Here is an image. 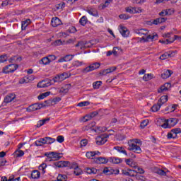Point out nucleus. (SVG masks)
Segmentation results:
<instances>
[{
	"label": "nucleus",
	"instance_id": "1",
	"mask_svg": "<svg viewBox=\"0 0 181 181\" xmlns=\"http://www.w3.org/2000/svg\"><path fill=\"white\" fill-rule=\"evenodd\" d=\"M18 67H19V65L11 64L3 68L2 71L5 73V74H8V73H13V71H16V70H18Z\"/></svg>",
	"mask_w": 181,
	"mask_h": 181
},
{
	"label": "nucleus",
	"instance_id": "2",
	"mask_svg": "<svg viewBox=\"0 0 181 181\" xmlns=\"http://www.w3.org/2000/svg\"><path fill=\"white\" fill-rule=\"evenodd\" d=\"M100 66H101L100 63L95 62L89 65L86 68L83 69L82 70V73H85V74L90 73V71H93V70H97V69H100Z\"/></svg>",
	"mask_w": 181,
	"mask_h": 181
},
{
	"label": "nucleus",
	"instance_id": "3",
	"mask_svg": "<svg viewBox=\"0 0 181 181\" xmlns=\"http://www.w3.org/2000/svg\"><path fill=\"white\" fill-rule=\"evenodd\" d=\"M129 151H132L134 153H141L142 149L141 147L134 143L129 144L128 147Z\"/></svg>",
	"mask_w": 181,
	"mask_h": 181
},
{
	"label": "nucleus",
	"instance_id": "4",
	"mask_svg": "<svg viewBox=\"0 0 181 181\" xmlns=\"http://www.w3.org/2000/svg\"><path fill=\"white\" fill-rule=\"evenodd\" d=\"M107 138L108 135H100L96 137V144L97 145H104L107 142Z\"/></svg>",
	"mask_w": 181,
	"mask_h": 181
},
{
	"label": "nucleus",
	"instance_id": "5",
	"mask_svg": "<svg viewBox=\"0 0 181 181\" xmlns=\"http://www.w3.org/2000/svg\"><path fill=\"white\" fill-rule=\"evenodd\" d=\"M42 103H40V104L35 103V104L30 105L27 108V111H28V112H32L33 111H37V110H40V108H42Z\"/></svg>",
	"mask_w": 181,
	"mask_h": 181
},
{
	"label": "nucleus",
	"instance_id": "6",
	"mask_svg": "<svg viewBox=\"0 0 181 181\" xmlns=\"http://www.w3.org/2000/svg\"><path fill=\"white\" fill-rule=\"evenodd\" d=\"M170 87H172V84H170V83H165L164 85L160 87V88L158 90V93H160L165 91H168Z\"/></svg>",
	"mask_w": 181,
	"mask_h": 181
},
{
	"label": "nucleus",
	"instance_id": "7",
	"mask_svg": "<svg viewBox=\"0 0 181 181\" xmlns=\"http://www.w3.org/2000/svg\"><path fill=\"white\" fill-rule=\"evenodd\" d=\"M33 80H35V76H26L19 80V84H25V83H29V81H32Z\"/></svg>",
	"mask_w": 181,
	"mask_h": 181
},
{
	"label": "nucleus",
	"instance_id": "8",
	"mask_svg": "<svg viewBox=\"0 0 181 181\" xmlns=\"http://www.w3.org/2000/svg\"><path fill=\"white\" fill-rule=\"evenodd\" d=\"M119 33L123 37H128V36H129V30H128V28H127L125 26H120Z\"/></svg>",
	"mask_w": 181,
	"mask_h": 181
},
{
	"label": "nucleus",
	"instance_id": "9",
	"mask_svg": "<svg viewBox=\"0 0 181 181\" xmlns=\"http://www.w3.org/2000/svg\"><path fill=\"white\" fill-rule=\"evenodd\" d=\"M180 37V36L174 35V38H173L171 40H170L169 39H167L166 40H160L159 42L162 43L163 45H169L170 43H173L175 40H177V39H179Z\"/></svg>",
	"mask_w": 181,
	"mask_h": 181
},
{
	"label": "nucleus",
	"instance_id": "10",
	"mask_svg": "<svg viewBox=\"0 0 181 181\" xmlns=\"http://www.w3.org/2000/svg\"><path fill=\"white\" fill-rule=\"evenodd\" d=\"M168 21V18L160 17L154 19L151 23L152 25H160V23H165Z\"/></svg>",
	"mask_w": 181,
	"mask_h": 181
},
{
	"label": "nucleus",
	"instance_id": "11",
	"mask_svg": "<svg viewBox=\"0 0 181 181\" xmlns=\"http://www.w3.org/2000/svg\"><path fill=\"white\" fill-rule=\"evenodd\" d=\"M94 162L99 165L108 163V159L105 157H98L94 158Z\"/></svg>",
	"mask_w": 181,
	"mask_h": 181
},
{
	"label": "nucleus",
	"instance_id": "12",
	"mask_svg": "<svg viewBox=\"0 0 181 181\" xmlns=\"http://www.w3.org/2000/svg\"><path fill=\"white\" fill-rule=\"evenodd\" d=\"M51 25L53 28H57V26H60V25H62V21L57 17L52 18Z\"/></svg>",
	"mask_w": 181,
	"mask_h": 181
},
{
	"label": "nucleus",
	"instance_id": "13",
	"mask_svg": "<svg viewBox=\"0 0 181 181\" xmlns=\"http://www.w3.org/2000/svg\"><path fill=\"white\" fill-rule=\"evenodd\" d=\"M16 98V95L13 93H9L4 98V103H12Z\"/></svg>",
	"mask_w": 181,
	"mask_h": 181
},
{
	"label": "nucleus",
	"instance_id": "14",
	"mask_svg": "<svg viewBox=\"0 0 181 181\" xmlns=\"http://www.w3.org/2000/svg\"><path fill=\"white\" fill-rule=\"evenodd\" d=\"M175 54V52L170 51L168 52H165L160 57V60H166V59H169V57H173Z\"/></svg>",
	"mask_w": 181,
	"mask_h": 181
},
{
	"label": "nucleus",
	"instance_id": "15",
	"mask_svg": "<svg viewBox=\"0 0 181 181\" xmlns=\"http://www.w3.org/2000/svg\"><path fill=\"white\" fill-rule=\"evenodd\" d=\"M172 74H173V71L167 69L166 71H164L161 74V77L163 78V80H166V78H169Z\"/></svg>",
	"mask_w": 181,
	"mask_h": 181
},
{
	"label": "nucleus",
	"instance_id": "16",
	"mask_svg": "<svg viewBox=\"0 0 181 181\" xmlns=\"http://www.w3.org/2000/svg\"><path fill=\"white\" fill-rule=\"evenodd\" d=\"M70 168H74V175L75 176H80L81 175H83V170H81V168H78L77 165L71 166Z\"/></svg>",
	"mask_w": 181,
	"mask_h": 181
},
{
	"label": "nucleus",
	"instance_id": "17",
	"mask_svg": "<svg viewBox=\"0 0 181 181\" xmlns=\"http://www.w3.org/2000/svg\"><path fill=\"white\" fill-rule=\"evenodd\" d=\"M95 155L100 156L101 153L100 151H88L86 152V156L88 158V159H91V158H93V156H95Z\"/></svg>",
	"mask_w": 181,
	"mask_h": 181
},
{
	"label": "nucleus",
	"instance_id": "18",
	"mask_svg": "<svg viewBox=\"0 0 181 181\" xmlns=\"http://www.w3.org/2000/svg\"><path fill=\"white\" fill-rule=\"evenodd\" d=\"M107 130V127H94L92 129V131H94V132H97L98 134H101V132H105V131Z\"/></svg>",
	"mask_w": 181,
	"mask_h": 181
},
{
	"label": "nucleus",
	"instance_id": "19",
	"mask_svg": "<svg viewBox=\"0 0 181 181\" xmlns=\"http://www.w3.org/2000/svg\"><path fill=\"white\" fill-rule=\"evenodd\" d=\"M109 160L115 165H118V163H122V158H119L118 157H110L109 158Z\"/></svg>",
	"mask_w": 181,
	"mask_h": 181
},
{
	"label": "nucleus",
	"instance_id": "20",
	"mask_svg": "<svg viewBox=\"0 0 181 181\" xmlns=\"http://www.w3.org/2000/svg\"><path fill=\"white\" fill-rule=\"evenodd\" d=\"M99 173H100V170H97L94 168H86V173H88V175H98Z\"/></svg>",
	"mask_w": 181,
	"mask_h": 181
},
{
	"label": "nucleus",
	"instance_id": "21",
	"mask_svg": "<svg viewBox=\"0 0 181 181\" xmlns=\"http://www.w3.org/2000/svg\"><path fill=\"white\" fill-rule=\"evenodd\" d=\"M35 146H43V145H46L45 137L41 138L39 140L35 141Z\"/></svg>",
	"mask_w": 181,
	"mask_h": 181
},
{
	"label": "nucleus",
	"instance_id": "22",
	"mask_svg": "<svg viewBox=\"0 0 181 181\" xmlns=\"http://www.w3.org/2000/svg\"><path fill=\"white\" fill-rule=\"evenodd\" d=\"M142 40H144V42H148L149 40H153L155 39V40H158V34H156L154 35H147L146 38H145L144 37H141Z\"/></svg>",
	"mask_w": 181,
	"mask_h": 181
},
{
	"label": "nucleus",
	"instance_id": "23",
	"mask_svg": "<svg viewBox=\"0 0 181 181\" xmlns=\"http://www.w3.org/2000/svg\"><path fill=\"white\" fill-rule=\"evenodd\" d=\"M167 122H168V125H170V128L171 127H175V125L177 124L178 121H177V119L176 118H170L167 119Z\"/></svg>",
	"mask_w": 181,
	"mask_h": 181
},
{
	"label": "nucleus",
	"instance_id": "24",
	"mask_svg": "<svg viewBox=\"0 0 181 181\" xmlns=\"http://www.w3.org/2000/svg\"><path fill=\"white\" fill-rule=\"evenodd\" d=\"M30 25V19H27L24 21H22L21 29L22 30H26V28Z\"/></svg>",
	"mask_w": 181,
	"mask_h": 181
},
{
	"label": "nucleus",
	"instance_id": "25",
	"mask_svg": "<svg viewBox=\"0 0 181 181\" xmlns=\"http://www.w3.org/2000/svg\"><path fill=\"white\" fill-rule=\"evenodd\" d=\"M114 149L119 152V153H123L124 155L128 156V153H127V150L124 147L121 146H115Z\"/></svg>",
	"mask_w": 181,
	"mask_h": 181
},
{
	"label": "nucleus",
	"instance_id": "26",
	"mask_svg": "<svg viewBox=\"0 0 181 181\" xmlns=\"http://www.w3.org/2000/svg\"><path fill=\"white\" fill-rule=\"evenodd\" d=\"M158 103L161 106L165 103H168V95L161 96L160 98L158 100Z\"/></svg>",
	"mask_w": 181,
	"mask_h": 181
},
{
	"label": "nucleus",
	"instance_id": "27",
	"mask_svg": "<svg viewBox=\"0 0 181 181\" xmlns=\"http://www.w3.org/2000/svg\"><path fill=\"white\" fill-rule=\"evenodd\" d=\"M135 33L139 35V36H142V35L146 36L148 35V30L145 29L135 30Z\"/></svg>",
	"mask_w": 181,
	"mask_h": 181
},
{
	"label": "nucleus",
	"instance_id": "28",
	"mask_svg": "<svg viewBox=\"0 0 181 181\" xmlns=\"http://www.w3.org/2000/svg\"><path fill=\"white\" fill-rule=\"evenodd\" d=\"M94 127H95V122H93L88 125L85 126L83 128V131H88V129H91V131H93V128H94Z\"/></svg>",
	"mask_w": 181,
	"mask_h": 181
},
{
	"label": "nucleus",
	"instance_id": "29",
	"mask_svg": "<svg viewBox=\"0 0 181 181\" xmlns=\"http://www.w3.org/2000/svg\"><path fill=\"white\" fill-rule=\"evenodd\" d=\"M87 22H88V20L87 19V16H82L79 20V23L82 26H86L87 25Z\"/></svg>",
	"mask_w": 181,
	"mask_h": 181
},
{
	"label": "nucleus",
	"instance_id": "30",
	"mask_svg": "<svg viewBox=\"0 0 181 181\" xmlns=\"http://www.w3.org/2000/svg\"><path fill=\"white\" fill-rule=\"evenodd\" d=\"M162 107V105H160L158 102L157 104L154 105L152 106L151 107V111H153V112H158V111H159V110H160V107Z\"/></svg>",
	"mask_w": 181,
	"mask_h": 181
},
{
	"label": "nucleus",
	"instance_id": "31",
	"mask_svg": "<svg viewBox=\"0 0 181 181\" xmlns=\"http://www.w3.org/2000/svg\"><path fill=\"white\" fill-rule=\"evenodd\" d=\"M32 179H39L40 177V172L39 170H33L31 173Z\"/></svg>",
	"mask_w": 181,
	"mask_h": 181
},
{
	"label": "nucleus",
	"instance_id": "32",
	"mask_svg": "<svg viewBox=\"0 0 181 181\" xmlns=\"http://www.w3.org/2000/svg\"><path fill=\"white\" fill-rule=\"evenodd\" d=\"M40 64H44L45 66H47V64H50V60H49V57H45L40 61Z\"/></svg>",
	"mask_w": 181,
	"mask_h": 181
},
{
	"label": "nucleus",
	"instance_id": "33",
	"mask_svg": "<svg viewBox=\"0 0 181 181\" xmlns=\"http://www.w3.org/2000/svg\"><path fill=\"white\" fill-rule=\"evenodd\" d=\"M88 13H89V15H92V16H95L96 18L98 16V11H97V10H95V8H90V9L88 10Z\"/></svg>",
	"mask_w": 181,
	"mask_h": 181
},
{
	"label": "nucleus",
	"instance_id": "34",
	"mask_svg": "<svg viewBox=\"0 0 181 181\" xmlns=\"http://www.w3.org/2000/svg\"><path fill=\"white\" fill-rule=\"evenodd\" d=\"M112 2V0H106L104 3V4H100L99 6L100 9H105Z\"/></svg>",
	"mask_w": 181,
	"mask_h": 181
},
{
	"label": "nucleus",
	"instance_id": "35",
	"mask_svg": "<svg viewBox=\"0 0 181 181\" xmlns=\"http://www.w3.org/2000/svg\"><path fill=\"white\" fill-rule=\"evenodd\" d=\"M101 84H103V81H98L93 82V87L94 90H98V88H100V87H101Z\"/></svg>",
	"mask_w": 181,
	"mask_h": 181
},
{
	"label": "nucleus",
	"instance_id": "36",
	"mask_svg": "<svg viewBox=\"0 0 181 181\" xmlns=\"http://www.w3.org/2000/svg\"><path fill=\"white\" fill-rule=\"evenodd\" d=\"M134 169H136V170H135V173H139L140 175H144V173H145V170L142 169V168H140L138 165H134Z\"/></svg>",
	"mask_w": 181,
	"mask_h": 181
},
{
	"label": "nucleus",
	"instance_id": "37",
	"mask_svg": "<svg viewBox=\"0 0 181 181\" xmlns=\"http://www.w3.org/2000/svg\"><path fill=\"white\" fill-rule=\"evenodd\" d=\"M49 95H50V91L40 94L37 96V98L38 100H43L44 98H46V97H49Z\"/></svg>",
	"mask_w": 181,
	"mask_h": 181
},
{
	"label": "nucleus",
	"instance_id": "38",
	"mask_svg": "<svg viewBox=\"0 0 181 181\" xmlns=\"http://www.w3.org/2000/svg\"><path fill=\"white\" fill-rule=\"evenodd\" d=\"M53 46H62L66 45V41H62V40H57L52 43Z\"/></svg>",
	"mask_w": 181,
	"mask_h": 181
},
{
	"label": "nucleus",
	"instance_id": "39",
	"mask_svg": "<svg viewBox=\"0 0 181 181\" xmlns=\"http://www.w3.org/2000/svg\"><path fill=\"white\" fill-rule=\"evenodd\" d=\"M14 155L16 158H21V156L25 155V152H23L22 150H16L14 153Z\"/></svg>",
	"mask_w": 181,
	"mask_h": 181
},
{
	"label": "nucleus",
	"instance_id": "40",
	"mask_svg": "<svg viewBox=\"0 0 181 181\" xmlns=\"http://www.w3.org/2000/svg\"><path fill=\"white\" fill-rule=\"evenodd\" d=\"M41 105L42 107H50L53 105V102L52 100H45L43 103H41Z\"/></svg>",
	"mask_w": 181,
	"mask_h": 181
},
{
	"label": "nucleus",
	"instance_id": "41",
	"mask_svg": "<svg viewBox=\"0 0 181 181\" xmlns=\"http://www.w3.org/2000/svg\"><path fill=\"white\" fill-rule=\"evenodd\" d=\"M46 168H47V165L45 163L39 166V170H42V175H45V173H46Z\"/></svg>",
	"mask_w": 181,
	"mask_h": 181
},
{
	"label": "nucleus",
	"instance_id": "42",
	"mask_svg": "<svg viewBox=\"0 0 181 181\" xmlns=\"http://www.w3.org/2000/svg\"><path fill=\"white\" fill-rule=\"evenodd\" d=\"M53 142H56L55 139H53V138L49 137V136L45 137V144L50 145V144H53Z\"/></svg>",
	"mask_w": 181,
	"mask_h": 181
},
{
	"label": "nucleus",
	"instance_id": "43",
	"mask_svg": "<svg viewBox=\"0 0 181 181\" xmlns=\"http://www.w3.org/2000/svg\"><path fill=\"white\" fill-rule=\"evenodd\" d=\"M153 77V74H147L143 76V80H144V81H149V80H152Z\"/></svg>",
	"mask_w": 181,
	"mask_h": 181
},
{
	"label": "nucleus",
	"instance_id": "44",
	"mask_svg": "<svg viewBox=\"0 0 181 181\" xmlns=\"http://www.w3.org/2000/svg\"><path fill=\"white\" fill-rule=\"evenodd\" d=\"M52 159H55V160H59L62 156H60V153L51 152Z\"/></svg>",
	"mask_w": 181,
	"mask_h": 181
},
{
	"label": "nucleus",
	"instance_id": "45",
	"mask_svg": "<svg viewBox=\"0 0 181 181\" xmlns=\"http://www.w3.org/2000/svg\"><path fill=\"white\" fill-rule=\"evenodd\" d=\"M57 180V181H67V175L59 174Z\"/></svg>",
	"mask_w": 181,
	"mask_h": 181
},
{
	"label": "nucleus",
	"instance_id": "46",
	"mask_svg": "<svg viewBox=\"0 0 181 181\" xmlns=\"http://www.w3.org/2000/svg\"><path fill=\"white\" fill-rule=\"evenodd\" d=\"M126 12L128 13H131L132 15L135 14V7H126L125 8Z\"/></svg>",
	"mask_w": 181,
	"mask_h": 181
},
{
	"label": "nucleus",
	"instance_id": "47",
	"mask_svg": "<svg viewBox=\"0 0 181 181\" xmlns=\"http://www.w3.org/2000/svg\"><path fill=\"white\" fill-rule=\"evenodd\" d=\"M37 87L38 88H46L47 86L46 85V83H45V81L42 80L37 83Z\"/></svg>",
	"mask_w": 181,
	"mask_h": 181
},
{
	"label": "nucleus",
	"instance_id": "48",
	"mask_svg": "<svg viewBox=\"0 0 181 181\" xmlns=\"http://www.w3.org/2000/svg\"><path fill=\"white\" fill-rule=\"evenodd\" d=\"M87 45V42L84 41H79L76 45L75 47H81V49H83L84 46Z\"/></svg>",
	"mask_w": 181,
	"mask_h": 181
},
{
	"label": "nucleus",
	"instance_id": "49",
	"mask_svg": "<svg viewBox=\"0 0 181 181\" xmlns=\"http://www.w3.org/2000/svg\"><path fill=\"white\" fill-rule=\"evenodd\" d=\"M177 136V135L173 134L172 131H170V132L168 133V134H167L168 139H176Z\"/></svg>",
	"mask_w": 181,
	"mask_h": 181
},
{
	"label": "nucleus",
	"instance_id": "50",
	"mask_svg": "<svg viewBox=\"0 0 181 181\" xmlns=\"http://www.w3.org/2000/svg\"><path fill=\"white\" fill-rule=\"evenodd\" d=\"M69 78V74H67V73L64 72L61 74H59V78L61 80V81H64V80H66V78Z\"/></svg>",
	"mask_w": 181,
	"mask_h": 181
},
{
	"label": "nucleus",
	"instance_id": "51",
	"mask_svg": "<svg viewBox=\"0 0 181 181\" xmlns=\"http://www.w3.org/2000/svg\"><path fill=\"white\" fill-rule=\"evenodd\" d=\"M156 173H158V175H160V176H166V172L163 170H160L158 168H156Z\"/></svg>",
	"mask_w": 181,
	"mask_h": 181
},
{
	"label": "nucleus",
	"instance_id": "52",
	"mask_svg": "<svg viewBox=\"0 0 181 181\" xmlns=\"http://www.w3.org/2000/svg\"><path fill=\"white\" fill-rule=\"evenodd\" d=\"M119 19H123L124 21H127L129 18H131V16L128 14H120L119 16Z\"/></svg>",
	"mask_w": 181,
	"mask_h": 181
},
{
	"label": "nucleus",
	"instance_id": "53",
	"mask_svg": "<svg viewBox=\"0 0 181 181\" xmlns=\"http://www.w3.org/2000/svg\"><path fill=\"white\" fill-rule=\"evenodd\" d=\"M8 60V55L7 54H3L0 56V63H5Z\"/></svg>",
	"mask_w": 181,
	"mask_h": 181
},
{
	"label": "nucleus",
	"instance_id": "54",
	"mask_svg": "<svg viewBox=\"0 0 181 181\" xmlns=\"http://www.w3.org/2000/svg\"><path fill=\"white\" fill-rule=\"evenodd\" d=\"M87 105H90V102L88 101H83L81 102L77 105V107H87Z\"/></svg>",
	"mask_w": 181,
	"mask_h": 181
},
{
	"label": "nucleus",
	"instance_id": "55",
	"mask_svg": "<svg viewBox=\"0 0 181 181\" xmlns=\"http://www.w3.org/2000/svg\"><path fill=\"white\" fill-rule=\"evenodd\" d=\"M43 81H44V83H45V85L47 86V87H50V86H52V84H53V83H52V79L45 78Z\"/></svg>",
	"mask_w": 181,
	"mask_h": 181
},
{
	"label": "nucleus",
	"instance_id": "56",
	"mask_svg": "<svg viewBox=\"0 0 181 181\" xmlns=\"http://www.w3.org/2000/svg\"><path fill=\"white\" fill-rule=\"evenodd\" d=\"M73 57H74V55L73 54H68L64 57V59L65 62H70L71 60H73Z\"/></svg>",
	"mask_w": 181,
	"mask_h": 181
},
{
	"label": "nucleus",
	"instance_id": "57",
	"mask_svg": "<svg viewBox=\"0 0 181 181\" xmlns=\"http://www.w3.org/2000/svg\"><path fill=\"white\" fill-rule=\"evenodd\" d=\"M72 66L74 67H80V66H83V62L75 61L74 62H73Z\"/></svg>",
	"mask_w": 181,
	"mask_h": 181
},
{
	"label": "nucleus",
	"instance_id": "58",
	"mask_svg": "<svg viewBox=\"0 0 181 181\" xmlns=\"http://www.w3.org/2000/svg\"><path fill=\"white\" fill-rule=\"evenodd\" d=\"M117 50H121V48L119 47H113V50L112 51V53L114 54V56H118V51Z\"/></svg>",
	"mask_w": 181,
	"mask_h": 181
},
{
	"label": "nucleus",
	"instance_id": "59",
	"mask_svg": "<svg viewBox=\"0 0 181 181\" xmlns=\"http://www.w3.org/2000/svg\"><path fill=\"white\" fill-rule=\"evenodd\" d=\"M171 132L175 135H177V134H181V129L180 128H175L171 130Z\"/></svg>",
	"mask_w": 181,
	"mask_h": 181
},
{
	"label": "nucleus",
	"instance_id": "60",
	"mask_svg": "<svg viewBox=\"0 0 181 181\" xmlns=\"http://www.w3.org/2000/svg\"><path fill=\"white\" fill-rule=\"evenodd\" d=\"M52 80V81H54V83H62V80L60 79L59 75H57Z\"/></svg>",
	"mask_w": 181,
	"mask_h": 181
},
{
	"label": "nucleus",
	"instance_id": "61",
	"mask_svg": "<svg viewBox=\"0 0 181 181\" xmlns=\"http://www.w3.org/2000/svg\"><path fill=\"white\" fill-rule=\"evenodd\" d=\"M103 173L105 175H107V176H110V175H112V171H110V169H108V168H105L103 170Z\"/></svg>",
	"mask_w": 181,
	"mask_h": 181
},
{
	"label": "nucleus",
	"instance_id": "62",
	"mask_svg": "<svg viewBox=\"0 0 181 181\" xmlns=\"http://www.w3.org/2000/svg\"><path fill=\"white\" fill-rule=\"evenodd\" d=\"M48 60H49V63H52V62H54L57 57L55 55H48Z\"/></svg>",
	"mask_w": 181,
	"mask_h": 181
},
{
	"label": "nucleus",
	"instance_id": "63",
	"mask_svg": "<svg viewBox=\"0 0 181 181\" xmlns=\"http://www.w3.org/2000/svg\"><path fill=\"white\" fill-rule=\"evenodd\" d=\"M57 141L59 144H63V142H64V136H58L57 137Z\"/></svg>",
	"mask_w": 181,
	"mask_h": 181
},
{
	"label": "nucleus",
	"instance_id": "64",
	"mask_svg": "<svg viewBox=\"0 0 181 181\" xmlns=\"http://www.w3.org/2000/svg\"><path fill=\"white\" fill-rule=\"evenodd\" d=\"M160 16H166V15H169V12L167 10H163L159 13Z\"/></svg>",
	"mask_w": 181,
	"mask_h": 181
}]
</instances>
